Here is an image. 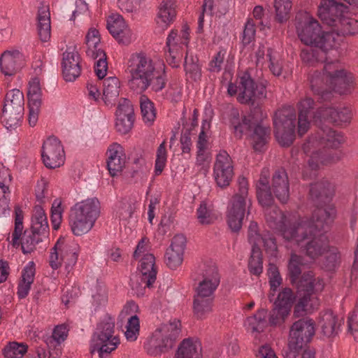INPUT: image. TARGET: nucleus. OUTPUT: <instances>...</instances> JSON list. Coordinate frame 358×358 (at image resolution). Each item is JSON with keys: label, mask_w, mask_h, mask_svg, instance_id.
<instances>
[{"label": "nucleus", "mask_w": 358, "mask_h": 358, "mask_svg": "<svg viewBox=\"0 0 358 358\" xmlns=\"http://www.w3.org/2000/svg\"><path fill=\"white\" fill-rule=\"evenodd\" d=\"M127 73L129 87L137 94H142L148 88L157 92L165 87L164 73L157 70L152 59L144 53L130 56Z\"/></svg>", "instance_id": "1"}, {"label": "nucleus", "mask_w": 358, "mask_h": 358, "mask_svg": "<svg viewBox=\"0 0 358 358\" xmlns=\"http://www.w3.org/2000/svg\"><path fill=\"white\" fill-rule=\"evenodd\" d=\"M309 79L312 91L322 98L327 96L331 91L340 94H350L355 87L352 74L337 62L325 63L322 74L315 71L310 74Z\"/></svg>", "instance_id": "2"}, {"label": "nucleus", "mask_w": 358, "mask_h": 358, "mask_svg": "<svg viewBox=\"0 0 358 358\" xmlns=\"http://www.w3.org/2000/svg\"><path fill=\"white\" fill-rule=\"evenodd\" d=\"M336 215L334 206L325 203L315 209L310 220L307 219V237L300 243H294L300 246L303 241H308L305 245V250L306 255L310 258L317 259L327 252V238L320 231L334 221Z\"/></svg>", "instance_id": "3"}, {"label": "nucleus", "mask_w": 358, "mask_h": 358, "mask_svg": "<svg viewBox=\"0 0 358 358\" xmlns=\"http://www.w3.org/2000/svg\"><path fill=\"white\" fill-rule=\"evenodd\" d=\"M265 218L268 227L288 241L300 243L308 236L307 218L292 222L276 206L265 209Z\"/></svg>", "instance_id": "4"}, {"label": "nucleus", "mask_w": 358, "mask_h": 358, "mask_svg": "<svg viewBox=\"0 0 358 358\" xmlns=\"http://www.w3.org/2000/svg\"><path fill=\"white\" fill-rule=\"evenodd\" d=\"M181 333L180 321L174 319L162 324L147 338L143 345L150 356H160L172 349Z\"/></svg>", "instance_id": "5"}, {"label": "nucleus", "mask_w": 358, "mask_h": 358, "mask_svg": "<svg viewBox=\"0 0 358 358\" xmlns=\"http://www.w3.org/2000/svg\"><path fill=\"white\" fill-rule=\"evenodd\" d=\"M227 92L231 96L238 94V101L242 104L250 105L252 109L261 107L262 101L266 98L265 85H257L248 71L239 73L237 84L230 83Z\"/></svg>", "instance_id": "6"}, {"label": "nucleus", "mask_w": 358, "mask_h": 358, "mask_svg": "<svg viewBox=\"0 0 358 358\" xmlns=\"http://www.w3.org/2000/svg\"><path fill=\"white\" fill-rule=\"evenodd\" d=\"M300 297L294 308V316L299 317L312 313L319 307L320 303L315 293L322 290V280L315 278L313 273H304L297 285Z\"/></svg>", "instance_id": "7"}, {"label": "nucleus", "mask_w": 358, "mask_h": 358, "mask_svg": "<svg viewBox=\"0 0 358 358\" xmlns=\"http://www.w3.org/2000/svg\"><path fill=\"white\" fill-rule=\"evenodd\" d=\"M100 214V203L96 199H89L76 203L71 209L69 224L76 236H82L93 227Z\"/></svg>", "instance_id": "8"}, {"label": "nucleus", "mask_w": 358, "mask_h": 358, "mask_svg": "<svg viewBox=\"0 0 358 358\" xmlns=\"http://www.w3.org/2000/svg\"><path fill=\"white\" fill-rule=\"evenodd\" d=\"M120 343L119 336L115 334V318L106 315L93 334L90 351L92 353L97 352L100 358H108Z\"/></svg>", "instance_id": "9"}, {"label": "nucleus", "mask_w": 358, "mask_h": 358, "mask_svg": "<svg viewBox=\"0 0 358 358\" xmlns=\"http://www.w3.org/2000/svg\"><path fill=\"white\" fill-rule=\"evenodd\" d=\"M79 252L80 246L77 243L59 238L50 249L49 264L56 270L64 264L66 271L69 273L78 261Z\"/></svg>", "instance_id": "10"}, {"label": "nucleus", "mask_w": 358, "mask_h": 358, "mask_svg": "<svg viewBox=\"0 0 358 358\" xmlns=\"http://www.w3.org/2000/svg\"><path fill=\"white\" fill-rule=\"evenodd\" d=\"M238 192L231 198L227 214V224L234 232L238 231L242 227L248 196V182L244 176L238 178Z\"/></svg>", "instance_id": "11"}, {"label": "nucleus", "mask_w": 358, "mask_h": 358, "mask_svg": "<svg viewBox=\"0 0 358 358\" xmlns=\"http://www.w3.org/2000/svg\"><path fill=\"white\" fill-rule=\"evenodd\" d=\"M24 99L22 92L17 89L8 91L4 99L1 122L10 131L20 126L24 115Z\"/></svg>", "instance_id": "12"}, {"label": "nucleus", "mask_w": 358, "mask_h": 358, "mask_svg": "<svg viewBox=\"0 0 358 358\" xmlns=\"http://www.w3.org/2000/svg\"><path fill=\"white\" fill-rule=\"evenodd\" d=\"M275 136L282 146H289L295 139L296 114L294 109L278 110L273 118Z\"/></svg>", "instance_id": "13"}, {"label": "nucleus", "mask_w": 358, "mask_h": 358, "mask_svg": "<svg viewBox=\"0 0 358 358\" xmlns=\"http://www.w3.org/2000/svg\"><path fill=\"white\" fill-rule=\"evenodd\" d=\"M189 27L184 25L180 33L178 30L172 29L167 36L166 47V59L168 64L173 68L180 66L183 57V52L189 41Z\"/></svg>", "instance_id": "14"}, {"label": "nucleus", "mask_w": 358, "mask_h": 358, "mask_svg": "<svg viewBox=\"0 0 358 358\" xmlns=\"http://www.w3.org/2000/svg\"><path fill=\"white\" fill-rule=\"evenodd\" d=\"M15 229L12 234V245L16 247L20 244L24 254L31 253L36 249V245L43 241L44 238L30 229L24 231L20 241H19L23 230V212L18 206L15 208Z\"/></svg>", "instance_id": "15"}, {"label": "nucleus", "mask_w": 358, "mask_h": 358, "mask_svg": "<svg viewBox=\"0 0 358 358\" xmlns=\"http://www.w3.org/2000/svg\"><path fill=\"white\" fill-rule=\"evenodd\" d=\"M138 270L140 272V282L138 279L131 280V286L138 296H143L146 288L152 287L157 278V268L155 266V257L151 253L144 255L139 259Z\"/></svg>", "instance_id": "16"}, {"label": "nucleus", "mask_w": 358, "mask_h": 358, "mask_svg": "<svg viewBox=\"0 0 358 358\" xmlns=\"http://www.w3.org/2000/svg\"><path fill=\"white\" fill-rule=\"evenodd\" d=\"M315 334V322L308 318L300 319L291 326L289 335V348L298 351L311 340Z\"/></svg>", "instance_id": "17"}, {"label": "nucleus", "mask_w": 358, "mask_h": 358, "mask_svg": "<svg viewBox=\"0 0 358 358\" xmlns=\"http://www.w3.org/2000/svg\"><path fill=\"white\" fill-rule=\"evenodd\" d=\"M295 21L300 40L306 45L313 46L321 32L318 22L307 12L299 13Z\"/></svg>", "instance_id": "18"}, {"label": "nucleus", "mask_w": 358, "mask_h": 358, "mask_svg": "<svg viewBox=\"0 0 358 358\" xmlns=\"http://www.w3.org/2000/svg\"><path fill=\"white\" fill-rule=\"evenodd\" d=\"M266 117V113L262 107H256L251 110L252 128L250 129L253 128L252 141L253 148L257 151H261L270 138V128L264 122Z\"/></svg>", "instance_id": "19"}, {"label": "nucleus", "mask_w": 358, "mask_h": 358, "mask_svg": "<svg viewBox=\"0 0 358 358\" xmlns=\"http://www.w3.org/2000/svg\"><path fill=\"white\" fill-rule=\"evenodd\" d=\"M41 157L44 165L48 169L63 165L65 155L60 141L55 137L48 138L43 144Z\"/></svg>", "instance_id": "20"}, {"label": "nucleus", "mask_w": 358, "mask_h": 358, "mask_svg": "<svg viewBox=\"0 0 358 358\" xmlns=\"http://www.w3.org/2000/svg\"><path fill=\"white\" fill-rule=\"evenodd\" d=\"M213 176L218 186L225 187L229 185L234 176V166L232 159L227 151L220 150L217 155Z\"/></svg>", "instance_id": "21"}, {"label": "nucleus", "mask_w": 358, "mask_h": 358, "mask_svg": "<svg viewBox=\"0 0 358 358\" xmlns=\"http://www.w3.org/2000/svg\"><path fill=\"white\" fill-rule=\"evenodd\" d=\"M347 7L335 0H321L318 6L317 15L326 24L334 27L346 10Z\"/></svg>", "instance_id": "22"}, {"label": "nucleus", "mask_w": 358, "mask_h": 358, "mask_svg": "<svg viewBox=\"0 0 358 358\" xmlns=\"http://www.w3.org/2000/svg\"><path fill=\"white\" fill-rule=\"evenodd\" d=\"M62 73L65 80H75L81 73L80 57L76 47H69L63 53Z\"/></svg>", "instance_id": "23"}, {"label": "nucleus", "mask_w": 358, "mask_h": 358, "mask_svg": "<svg viewBox=\"0 0 358 358\" xmlns=\"http://www.w3.org/2000/svg\"><path fill=\"white\" fill-rule=\"evenodd\" d=\"M202 280L196 288V294L203 296L213 297V294L220 282V275L217 266H206L202 272Z\"/></svg>", "instance_id": "24"}, {"label": "nucleus", "mask_w": 358, "mask_h": 358, "mask_svg": "<svg viewBox=\"0 0 358 358\" xmlns=\"http://www.w3.org/2000/svg\"><path fill=\"white\" fill-rule=\"evenodd\" d=\"M341 158V153L324 152H314L308 162V166L303 171V177L305 179H310L316 176L315 171L320 169L321 165H327L338 161Z\"/></svg>", "instance_id": "25"}, {"label": "nucleus", "mask_w": 358, "mask_h": 358, "mask_svg": "<svg viewBox=\"0 0 358 358\" xmlns=\"http://www.w3.org/2000/svg\"><path fill=\"white\" fill-rule=\"evenodd\" d=\"M351 110L347 107H326L320 108L314 115L315 121L328 120L337 124H342L350 121Z\"/></svg>", "instance_id": "26"}, {"label": "nucleus", "mask_w": 358, "mask_h": 358, "mask_svg": "<svg viewBox=\"0 0 358 358\" xmlns=\"http://www.w3.org/2000/svg\"><path fill=\"white\" fill-rule=\"evenodd\" d=\"M186 246V238L182 234L173 236L170 247L166 250L165 261L171 269L178 267L183 261L184 251Z\"/></svg>", "instance_id": "27"}, {"label": "nucleus", "mask_w": 358, "mask_h": 358, "mask_svg": "<svg viewBox=\"0 0 358 358\" xmlns=\"http://www.w3.org/2000/svg\"><path fill=\"white\" fill-rule=\"evenodd\" d=\"M115 128L121 134L128 133L132 128L134 117V108L128 99H122L116 110Z\"/></svg>", "instance_id": "28"}, {"label": "nucleus", "mask_w": 358, "mask_h": 358, "mask_svg": "<svg viewBox=\"0 0 358 358\" xmlns=\"http://www.w3.org/2000/svg\"><path fill=\"white\" fill-rule=\"evenodd\" d=\"M107 28L110 34L120 43L127 45L133 39L132 33L127 26L123 17L119 15H112L107 20Z\"/></svg>", "instance_id": "29"}, {"label": "nucleus", "mask_w": 358, "mask_h": 358, "mask_svg": "<svg viewBox=\"0 0 358 358\" xmlns=\"http://www.w3.org/2000/svg\"><path fill=\"white\" fill-rule=\"evenodd\" d=\"M270 188L280 202H287L289 198V182L287 173L284 169H278L274 172Z\"/></svg>", "instance_id": "30"}, {"label": "nucleus", "mask_w": 358, "mask_h": 358, "mask_svg": "<svg viewBox=\"0 0 358 358\" xmlns=\"http://www.w3.org/2000/svg\"><path fill=\"white\" fill-rule=\"evenodd\" d=\"M107 166L110 174L116 176L120 173L125 164L124 149L117 143L111 144L107 150Z\"/></svg>", "instance_id": "31"}, {"label": "nucleus", "mask_w": 358, "mask_h": 358, "mask_svg": "<svg viewBox=\"0 0 358 358\" xmlns=\"http://www.w3.org/2000/svg\"><path fill=\"white\" fill-rule=\"evenodd\" d=\"M24 58L18 50L5 51L0 57L1 71L5 76H13L23 65Z\"/></svg>", "instance_id": "32"}, {"label": "nucleus", "mask_w": 358, "mask_h": 358, "mask_svg": "<svg viewBox=\"0 0 358 358\" xmlns=\"http://www.w3.org/2000/svg\"><path fill=\"white\" fill-rule=\"evenodd\" d=\"M176 0H163L157 17V24L162 29L167 27L174 21L176 17Z\"/></svg>", "instance_id": "33"}, {"label": "nucleus", "mask_w": 358, "mask_h": 358, "mask_svg": "<svg viewBox=\"0 0 358 358\" xmlns=\"http://www.w3.org/2000/svg\"><path fill=\"white\" fill-rule=\"evenodd\" d=\"M314 101L310 97H306L298 103L299 118L297 122V133L299 136H303L310 128L308 114L313 108Z\"/></svg>", "instance_id": "34"}, {"label": "nucleus", "mask_w": 358, "mask_h": 358, "mask_svg": "<svg viewBox=\"0 0 358 358\" xmlns=\"http://www.w3.org/2000/svg\"><path fill=\"white\" fill-rule=\"evenodd\" d=\"M319 325L322 334L327 337L338 334L341 326V320L331 310H326L320 315Z\"/></svg>", "instance_id": "35"}, {"label": "nucleus", "mask_w": 358, "mask_h": 358, "mask_svg": "<svg viewBox=\"0 0 358 358\" xmlns=\"http://www.w3.org/2000/svg\"><path fill=\"white\" fill-rule=\"evenodd\" d=\"M229 122L235 136L241 138L244 131L252 128L251 113L248 116L241 117L239 110L233 108L229 111Z\"/></svg>", "instance_id": "36"}, {"label": "nucleus", "mask_w": 358, "mask_h": 358, "mask_svg": "<svg viewBox=\"0 0 358 358\" xmlns=\"http://www.w3.org/2000/svg\"><path fill=\"white\" fill-rule=\"evenodd\" d=\"M341 41L342 36L334 31L327 32L321 31L319 38L316 40L313 46L317 48L319 50L323 51L324 55L326 57V52L328 50L337 48Z\"/></svg>", "instance_id": "37"}, {"label": "nucleus", "mask_w": 358, "mask_h": 358, "mask_svg": "<svg viewBox=\"0 0 358 358\" xmlns=\"http://www.w3.org/2000/svg\"><path fill=\"white\" fill-rule=\"evenodd\" d=\"M38 33L43 42H47L50 38L51 26L49 6L43 5L38 10Z\"/></svg>", "instance_id": "38"}, {"label": "nucleus", "mask_w": 358, "mask_h": 358, "mask_svg": "<svg viewBox=\"0 0 358 358\" xmlns=\"http://www.w3.org/2000/svg\"><path fill=\"white\" fill-rule=\"evenodd\" d=\"M34 275L35 265L33 262H30L22 270V278L18 284L17 294L20 299H24L28 295Z\"/></svg>", "instance_id": "39"}, {"label": "nucleus", "mask_w": 358, "mask_h": 358, "mask_svg": "<svg viewBox=\"0 0 358 358\" xmlns=\"http://www.w3.org/2000/svg\"><path fill=\"white\" fill-rule=\"evenodd\" d=\"M31 229L43 238L49 234V225L45 211L41 207H36L31 219Z\"/></svg>", "instance_id": "40"}, {"label": "nucleus", "mask_w": 358, "mask_h": 358, "mask_svg": "<svg viewBox=\"0 0 358 358\" xmlns=\"http://www.w3.org/2000/svg\"><path fill=\"white\" fill-rule=\"evenodd\" d=\"M103 100L105 103L112 104L120 94V82L116 77H108L103 81Z\"/></svg>", "instance_id": "41"}, {"label": "nucleus", "mask_w": 358, "mask_h": 358, "mask_svg": "<svg viewBox=\"0 0 358 358\" xmlns=\"http://www.w3.org/2000/svg\"><path fill=\"white\" fill-rule=\"evenodd\" d=\"M213 297L195 295L194 313L198 319L206 318L213 310Z\"/></svg>", "instance_id": "42"}, {"label": "nucleus", "mask_w": 358, "mask_h": 358, "mask_svg": "<svg viewBox=\"0 0 358 358\" xmlns=\"http://www.w3.org/2000/svg\"><path fill=\"white\" fill-rule=\"evenodd\" d=\"M180 355L188 358H200L201 355V343L194 338L184 339L178 347L177 350Z\"/></svg>", "instance_id": "43"}, {"label": "nucleus", "mask_w": 358, "mask_h": 358, "mask_svg": "<svg viewBox=\"0 0 358 358\" xmlns=\"http://www.w3.org/2000/svg\"><path fill=\"white\" fill-rule=\"evenodd\" d=\"M333 187L327 181L317 182L311 184L310 194L313 199L321 200L324 203L329 201L333 195Z\"/></svg>", "instance_id": "44"}, {"label": "nucleus", "mask_w": 358, "mask_h": 358, "mask_svg": "<svg viewBox=\"0 0 358 358\" xmlns=\"http://www.w3.org/2000/svg\"><path fill=\"white\" fill-rule=\"evenodd\" d=\"M101 37L98 29H89L85 36L86 54L89 57H94L99 51H103L100 47Z\"/></svg>", "instance_id": "45"}, {"label": "nucleus", "mask_w": 358, "mask_h": 358, "mask_svg": "<svg viewBox=\"0 0 358 358\" xmlns=\"http://www.w3.org/2000/svg\"><path fill=\"white\" fill-rule=\"evenodd\" d=\"M266 310H259L255 315L247 317L245 321V327L248 331L251 333H259L264 331L266 326Z\"/></svg>", "instance_id": "46"}, {"label": "nucleus", "mask_w": 358, "mask_h": 358, "mask_svg": "<svg viewBox=\"0 0 358 358\" xmlns=\"http://www.w3.org/2000/svg\"><path fill=\"white\" fill-rule=\"evenodd\" d=\"M295 301V295L289 287L282 288L278 294L273 306L290 313Z\"/></svg>", "instance_id": "47"}, {"label": "nucleus", "mask_w": 358, "mask_h": 358, "mask_svg": "<svg viewBox=\"0 0 358 358\" xmlns=\"http://www.w3.org/2000/svg\"><path fill=\"white\" fill-rule=\"evenodd\" d=\"M250 272L255 275H259L263 271L262 251L259 246L252 245L251 255L248 262Z\"/></svg>", "instance_id": "48"}, {"label": "nucleus", "mask_w": 358, "mask_h": 358, "mask_svg": "<svg viewBox=\"0 0 358 358\" xmlns=\"http://www.w3.org/2000/svg\"><path fill=\"white\" fill-rule=\"evenodd\" d=\"M302 257L295 253H292L287 266L288 273L292 284L299 283V278L302 271Z\"/></svg>", "instance_id": "49"}, {"label": "nucleus", "mask_w": 358, "mask_h": 358, "mask_svg": "<svg viewBox=\"0 0 358 358\" xmlns=\"http://www.w3.org/2000/svg\"><path fill=\"white\" fill-rule=\"evenodd\" d=\"M301 58L302 61L310 65L314 66L316 63L323 62L326 59L323 51L319 50L317 48L307 47L301 50Z\"/></svg>", "instance_id": "50"}, {"label": "nucleus", "mask_w": 358, "mask_h": 358, "mask_svg": "<svg viewBox=\"0 0 358 358\" xmlns=\"http://www.w3.org/2000/svg\"><path fill=\"white\" fill-rule=\"evenodd\" d=\"M28 350V345L24 343L15 341L8 343L3 349L6 358H22Z\"/></svg>", "instance_id": "51"}, {"label": "nucleus", "mask_w": 358, "mask_h": 358, "mask_svg": "<svg viewBox=\"0 0 358 358\" xmlns=\"http://www.w3.org/2000/svg\"><path fill=\"white\" fill-rule=\"evenodd\" d=\"M338 25L334 27L340 31L343 35H355L358 33V20L342 16L337 22Z\"/></svg>", "instance_id": "52"}, {"label": "nucleus", "mask_w": 358, "mask_h": 358, "mask_svg": "<svg viewBox=\"0 0 358 358\" xmlns=\"http://www.w3.org/2000/svg\"><path fill=\"white\" fill-rule=\"evenodd\" d=\"M276 20L282 23L289 19L292 8V0H274Z\"/></svg>", "instance_id": "53"}, {"label": "nucleus", "mask_w": 358, "mask_h": 358, "mask_svg": "<svg viewBox=\"0 0 358 358\" xmlns=\"http://www.w3.org/2000/svg\"><path fill=\"white\" fill-rule=\"evenodd\" d=\"M140 106L144 122L148 125H151L156 117L153 103L145 96H142Z\"/></svg>", "instance_id": "54"}, {"label": "nucleus", "mask_w": 358, "mask_h": 358, "mask_svg": "<svg viewBox=\"0 0 358 358\" xmlns=\"http://www.w3.org/2000/svg\"><path fill=\"white\" fill-rule=\"evenodd\" d=\"M321 140L326 146L336 148L343 141V136L331 128H325L322 130Z\"/></svg>", "instance_id": "55"}, {"label": "nucleus", "mask_w": 358, "mask_h": 358, "mask_svg": "<svg viewBox=\"0 0 358 358\" xmlns=\"http://www.w3.org/2000/svg\"><path fill=\"white\" fill-rule=\"evenodd\" d=\"M140 332V321L136 315H131L128 318L126 325L125 337L128 341H135L137 340Z\"/></svg>", "instance_id": "56"}, {"label": "nucleus", "mask_w": 358, "mask_h": 358, "mask_svg": "<svg viewBox=\"0 0 358 358\" xmlns=\"http://www.w3.org/2000/svg\"><path fill=\"white\" fill-rule=\"evenodd\" d=\"M184 67L187 80L195 83L201 81L202 73L201 66L199 64L194 62L192 59L189 62L186 57Z\"/></svg>", "instance_id": "57"}, {"label": "nucleus", "mask_w": 358, "mask_h": 358, "mask_svg": "<svg viewBox=\"0 0 358 358\" xmlns=\"http://www.w3.org/2000/svg\"><path fill=\"white\" fill-rule=\"evenodd\" d=\"M69 329L67 326L64 324L57 325L55 327L52 335L50 338L47 339V345L49 348L56 345H60L64 342L68 336Z\"/></svg>", "instance_id": "58"}, {"label": "nucleus", "mask_w": 358, "mask_h": 358, "mask_svg": "<svg viewBox=\"0 0 358 358\" xmlns=\"http://www.w3.org/2000/svg\"><path fill=\"white\" fill-rule=\"evenodd\" d=\"M63 211L62 201L59 199H55L51 208V223L55 230H57L60 227Z\"/></svg>", "instance_id": "59"}, {"label": "nucleus", "mask_w": 358, "mask_h": 358, "mask_svg": "<svg viewBox=\"0 0 358 358\" xmlns=\"http://www.w3.org/2000/svg\"><path fill=\"white\" fill-rule=\"evenodd\" d=\"M289 313L274 306L269 314L268 323L273 327L280 326L285 322Z\"/></svg>", "instance_id": "60"}, {"label": "nucleus", "mask_w": 358, "mask_h": 358, "mask_svg": "<svg viewBox=\"0 0 358 358\" xmlns=\"http://www.w3.org/2000/svg\"><path fill=\"white\" fill-rule=\"evenodd\" d=\"M91 58L93 59H98L94 65V71L99 79H103L106 76L108 69V63L105 52L99 51L97 52L96 57Z\"/></svg>", "instance_id": "61"}, {"label": "nucleus", "mask_w": 358, "mask_h": 358, "mask_svg": "<svg viewBox=\"0 0 358 358\" xmlns=\"http://www.w3.org/2000/svg\"><path fill=\"white\" fill-rule=\"evenodd\" d=\"M155 160V173L159 175L164 169L166 159L167 152L166 149V141H164L158 147L157 150V156Z\"/></svg>", "instance_id": "62"}, {"label": "nucleus", "mask_w": 358, "mask_h": 358, "mask_svg": "<svg viewBox=\"0 0 358 358\" xmlns=\"http://www.w3.org/2000/svg\"><path fill=\"white\" fill-rule=\"evenodd\" d=\"M266 57L268 58L269 60V69L271 73L275 76H279L282 73V62L279 59V57L278 54L272 49H268Z\"/></svg>", "instance_id": "63"}, {"label": "nucleus", "mask_w": 358, "mask_h": 358, "mask_svg": "<svg viewBox=\"0 0 358 358\" xmlns=\"http://www.w3.org/2000/svg\"><path fill=\"white\" fill-rule=\"evenodd\" d=\"M257 196L259 203L265 209L275 206L273 205L274 199L271 192V188L257 189Z\"/></svg>", "instance_id": "64"}]
</instances>
